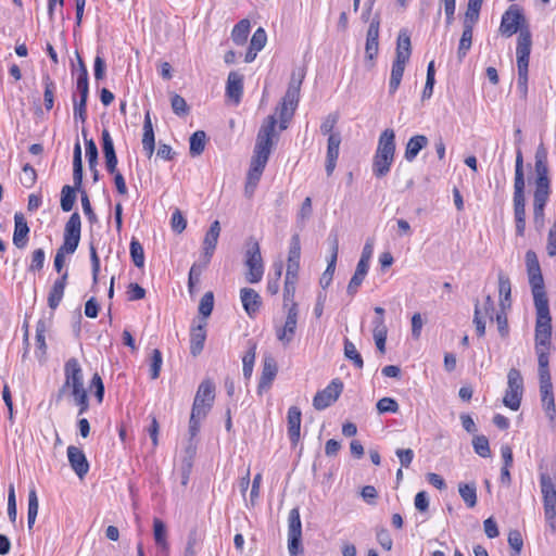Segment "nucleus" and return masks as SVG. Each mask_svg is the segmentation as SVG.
<instances>
[{"label":"nucleus","mask_w":556,"mask_h":556,"mask_svg":"<svg viewBox=\"0 0 556 556\" xmlns=\"http://www.w3.org/2000/svg\"><path fill=\"white\" fill-rule=\"evenodd\" d=\"M458 492L463 501L469 508H472L477 504V486L475 482L471 483H459Z\"/></svg>","instance_id":"36"},{"label":"nucleus","mask_w":556,"mask_h":556,"mask_svg":"<svg viewBox=\"0 0 556 556\" xmlns=\"http://www.w3.org/2000/svg\"><path fill=\"white\" fill-rule=\"evenodd\" d=\"M376 153L394 159L395 134L393 129L387 128L380 134Z\"/></svg>","instance_id":"25"},{"label":"nucleus","mask_w":556,"mask_h":556,"mask_svg":"<svg viewBox=\"0 0 556 556\" xmlns=\"http://www.w3.org/2000/svg\"><path fill=\"white\" fill-rule=\"evenodd\" d=\"M525 172H523V156L520 148L516 151L515 163V179H514V218L516 225V235L519 237L525 236L526 231V197H525Z\"/></svg>","instance_id":"3"},{"label":"nucleus","mask_w":556,"mask_h":556,"mask_svg":"<svg viewBox=\"0 0 556 556\" xmlns=\"http://www.w3.org/2000/svg\"><path fill=\"white\" fill-rule=\"evenodd\" d=\"M39 509L38 496L36 490L33 488L28 493V511H27V525L30 530L36 521Z\"/></svg>","instance_id":"41"},{"label":"nucleus","mask_w":556,"mask_h":556,"mask_svg":"<svg viewBox=\"0 0 556 556\" xmlns=\"http://www.w3.org/2000/svg\"><path fill=\"white\" fill-rule=\"evenodd\" d=\"M407 62L394 59L389 80V93L392 96L399 89Z\"/></svg>","instance_id":"33"},{"label":"nucleus","mask_w":556,"mask_h":556,"mask_svg":"<svg viewBox=\"0 0 556 556\" xmlns=\"http://www.w3.org/2000/svg\"><path fill=\"white\" fill-rule=\"evenodd\" d=\"M153 534L156 544L162 546L166 545V527L159 518L153 520Z\"/></svg>","instance_id":"60"},{"label":"nucleus","mask_w":556,"mask_h":556,"mask_svg":"<svg viewBox=\"0 0 556 556\" xmlns=\"http://www.w3.org/2000/svg\"><path fill=\"white\" fill-rule=\"evenodd\" d=\"M214 307V294L212 291L204 293L199 304V313L202 315V321L212 314Z\"/></svg>","instance_id":"50"},{"label":"nucleus","mask_w":556,"mask_h":556,"mask_svg":"<svg viewBox=\"0 0 556 556\" xmlns=\"http://www.w3.org/2000/svg\"><path fill=\"white\" fill-rule=\"evenodd\" d=\"M206 265L207 264L204 262L202 265L194 263L191 266L188 277V289L190 294H193L195 286L200 282L202 270L206 267Z\"/></svg>","instance_id":"51"},{"label":"nucleus","mask_w":556,"mask_h":556,"mask_svg":"<svg viewBox=\"0 0 556 556\" xmlns=\"http://www.w3.org/2000/svg\"><path fill=\"white\" fill-rule=\"evenodd\" d=\"M527 273L532 290L536 316L542 315L544 317V315H549L548 298L545 291L541 267H529L527 268Z\"/></svg>","instance_id":"5"},{"label":"nucleus","mask_w":556,"mask_h":556,"mask_svg":"<svg viewBox=\"0 0 556 556\" xmlns=\"http://www.w3.org/2000/svg\"><path fill=\"white\" fill-rule=\"evenodd\" d=\"M68 273L65 271L59 279H56L49 292L48 305L51 309H55L64 295Z\"/></svg>","instance_id":"29"},{"label":"nucleus","mask_w":556,"mask_h":556,"mask_svg":"<svg viewBox=\"0 0 556 556\" xmlns=\"http://www.w3.org/2000/svg\"><path fill=\"white\" fill-rule=\"evenodd\" d=\"M394 159L375 153L372 160V173L376 177L382 178L390 172Z\"/></svg>","instance_id":"34"},{"label":"nucleus","mask_w":556,"mask_h":556,"mask_svg":"<svg viewBox=\"0 0 556 556\" xmlns=\"http://www.w3.org/2000/svg\"><path fill=\"white\" fill-rule=\"evenodd\" d=\"M301 258V241L300 236L294 233L290 240V248L288 254V264L286 275L289 277L298 276Z\"/></svg>","instance_id":"17"},{"label":"nucleus","mask_w":556,"mask_h":556,"mask_svg":"<svg viewBox=\"0 0 556 556\" xmlns=\"http://www.w3.org/2000/svg\"><path fill=\"white\" fill-rule=\"evenodd\" d=\"M531 46H532V39H531V33L529 30V27L521 28V31L519 33V36L517 39L516 54H523V55L530 54Z\"/></svg>","instance_id":"42"},{"label":"nucleus","mask_w":556,"mask_h":556,"mask_svg":"<svg viewBox=\"0 0 556 556\" xmlns=\"http://www.w3.org/2000/svg\"><path fill=\"white\" fill-rule=\"evenodd\" d=\"M277 119L275 115H269L263 122L256 137V143L253 151V160H257L261 162H268L271 148H273V137L275 135Z\"/></svg>","instance_id":"4"},{"label":"nucleus","mask_w":556,"mask_h":556,"mask_svg":"<svg viewBox=\"0 0 556 556\" xmlns=\"http://www.w3.org/2000/svg\"><path fill=\"white\" fill-rule=\"evenodd\" d=\"M250 22L248 20H241L238 22L231 31L232 41L238 46L244 45L250 34Z\"/></svg>","instance_id":"37"},{"label":"nucleus","mask_w":556,"mask_h":556,"mask_svg":"<svg viewBox=\"0 0 556 556\" xmlns=\"http://www.w3.org/2000/svg\"><path fill=\"white\" fill-rule=\"evenodd\" d=\"M189 152L191 156H199L203 153L206 142V134L203 130H197L189 139Z\"/></svg>","instance_id":"38"},{"label":"nucleus","mask_w":556,"mask_h":556,"mask_svg":"<svg viewBox=\"0 0 556 556\" xmlns=\"http://www.w3.org/2000/svg\"><path fill=\"white\" fill-rule=\"evenodd\" d=\"M206 321H202V324L192 327L190 332V353L193 356H198L204 348V342L206 339V330H205Z\"/></svg>","instance_id":"28"},{"label":"nucleus","mask_w":556,"mask_h":556,"mask_svg":"<svg viewBox=\"0 0 556 556\" xmlns=\"http://www.w3.org/2000/svg\"><path fill=\"white\" fill-rule=\"evenodd\" d=\"M220 235V224L218 220H214L207 232L205 233L204 240H203V254L205 257V264H208L211 261V257L214 254V251L216 249L218 238Z\"/></svg>","instance_id":"19"},{"label":"nucleus","mask_w":556,"mask_h":556,"mask_svg":"<svg viewBox=\"0 0 556 556\" xmlns=\"http://www.w3.org/2000/svg\"><path fill=\"white\" fill-rule=\"evenodd\" d=\"M42 83H43V86H45V92H43L45 108H46L47 111H50L53 108V104H54L55 84L50 78L49 75H45L42 77Z\"/></svg>","instance_id":"45"},{"label":"nucleus","mask_w":556,"mask_h":556,"mask_svg":"<svg viewBox=\"0 0 556 556\" xmlns=\"http://www.w3.org/2000/svg\"><path fill=\"white\" fill-rule=\"evenodd\" d=\"M267 163L257 160H251L250 169L248 172L247 181L252 184H258L264 168Z\"/></svg>","instance_id":"49"},{"label":"nucleus","mask_w":556,"mask_h":556,"mask_svg":"<svg viewBox=\"0 0 556 556\" xmlns=\"http://www.w3.org/2000/svg\"><path fill=\"white\" fill-rule=\"evenodd\" d=\"M102 138V151L105 159V167L109 173H115V168L117 166V156L115 153V148L113 143V139L108 129H103L101 132Z\"/></svg>","instance_id":"20"},{"label":"nucleus","mask_w":556,"mask_h":556,"mask_svg":"<svg viewBox=\"0 0 556 556\" xmlns=\"http://www.w3.org/2000/svg\"><path fill=\"white\" fill-rule=\"evenodd\" d=\"M173 112L178 116H185L189 113V106L186 100L179 94H173L170 98Z\"/></svg>","instance_id":"57"},{"label":"nucleus","mask_w":556,"mask_h":556,"mask_svg":"<svg viewBox=\"0 0 556 556\" xmlns=\"http://www.w3.org/2000/svg\"><path fill=\"white\" fill-rule=\"evenodd\" d=\"M73 181L74 186L72 188H75L77 191L81 193L84 191L81 189L83 185V160H81V147L79 141H77L74 146V152H73Z\"/></svg>","instance_id":"31"},{"label":"nucleus","mask_w":556,"mask_h":556,"mask_svg":"<svg viewBox=\"0 0 556 556\" xmlns=\"http://www.w3.org/2000/svg\"><path fill=\"white\" fill-rule=\"evenodd\" d=\"M341 144L340 132L330 134L328 137L327 155H326V173L328 176L332 175L337 160L339 157V150Z\"/></svg>","instance_id":"18"},{"label":"nucleus","mask_w":556,"mask_h":556,"mask_svg":"<svg viewBox=\"0 0 556 556\" xmlns=\"http://www.w3.org/2000/svg\"><path fill=\"white\" fill-rule=\"evenodd\" d=\"M472 33L473 29L464 27L463 34L459 40L458 49H457V58L462 62L464 58L467 55L468 51L472 45Z\"/></svg>","instance_id":"40"},{"label":"nucleus","mask_w":556,"mask_h":556,"mask_svg":"<svg viewBox=\"0 0 556 556\" xmlns=\"http://www.w3.org/2000/svg\"><path fill=\"white\" fill-rule=\"evenodd\" d=\"M240 299L245 313L250 317H254L262 305L260 294L254 289L242 288L240 290Z\"/></svg>","instance_id":"21"},{"label":"nucleus","mask_w":556,"mask_h":556,"mask_svg":"<svg viewBox=\"0 0 556 556\" xmlns=\"http://www.w3.org/2000/svg\"><path fill=\"white\" fill-rule=\"evenodd\" d=\"M277 372L278 366L275 357L271 354H265L263 357L262 375L257 387V392L260 394L270 388Z\"/></svg>","instance_id":"15"},{"label":"nucleus","mask_w":556,"mask_h":556,"mask_svg":"<svg viewBox=\"0 0 556 556\" xmlns=\"http://www.w3.org/2000/svg\"><path fill=\"white\" fill-rule=\"evenodd\" d=\"M243 93V76L237 72H230L227 78L226 94L236 104L241 101Z\"/></svg>","instance_id":"24"},{"label":"nucleus","mask_w":556,"mask_h":556,"mask_svg":"<svg viewBox=\"0 0 556 556\" xmlns=\"http://www.w3.org/2000/svg\"><path fill=\"white\" fill-rule=\"evenodd\" d=\"M543 503L546 519L556 518V496H543Z\"/></svg>","instance_id":"64"},{"label":"nucleus","mask_w":556,"mask_h":556,"mask_svg":"<svg viewBox=\"0 0 556 556\" xmlns=\"http://www.w3.org/2000/svg\"><path fill=\"white\" fill-rule=\"evenodd\" d=\"M528 27L522 9L518 4H511L502 15L500 33L504 37H511L521 28Z\"/></svg>","instance_id":"10"},{"label":"nucleus","mask_w":556,"mask_h":556,"mask_svg":"<svg viewBox=\"0 0 556 556\" xmlns=\"http://www.w3.org/2000/svg\"><path fill=\"white\" fill-rule=\"evenodd\" d=\"M21 184L26 188H31L37 180V173L30 164H25L22 168Z\"/></svg>","instance_id":"55"},{"label":"nucleus","mask_w":556,"mask_h":556,"mask_svg":"<svg viewBox=\"0 0 556 556\" xmlns=\"http://www.w3.org/2000/svg\"><path fill=\"white\" fill-rule=\"evenodd\" d=\"M46 253L42 249H36L31 254V262L28 267L29 271H39L43 268Z\"/></svg>","instance_id":"61"},{"label":"nucleus","mask_w":556,"mask_h":556,"mask_svg":"<svg viewBox=\"0 0 556 556\" xmlns=\"http://www.w3.org/2000/svg\"><path fill=\"white\" fill-rule=\"evenodd\" d=\"M410 54V37L406 29H401L396 40L395 59L408 62Z\"/></svg>","instance_id":"32"},{"label":"nucleus","mask_w":556,"mask_h":556,"mask_svg":"<svg viewBox=\"0 0 556 556\" xmlns=\"http://www.w3.org/2000/svg\"><path fill=\"white\" fill-rule=\"evenodd\" d=\"M288 434L292 444L300 440L301 431V410L298 406H291L288 410Z\"/></svg>","instance_id":"27"},{"label":"nucleus","mask_w":556,"mask_h":556,"mask_svg":"<svg viewBox=\"0 0 556 556\" xmlns=\"http://www.w3.org/2000/svg\"><path fill=\"white\" fill-rule=\"evenodd\" d=\"M266 41V33L262 27H260L254 31L250 41V46L252 47V50L261 51L265 47Z\"/></svg>","instance_id":"62"},{"label":"nucleus","mask_w":556,"mask_h":556,"mask_svg":"<svg viewBox=\"0 0 556 556\" xmlns=\"http://www.w3.org/2000/svg\"><path fill=\"white\" fill-rule=\"evenodd\" d=\"M523 394V379L520 371L510 368L507 375V390L505 392L503 403L511 410H518Z\"/></svg>","instance_id":"9"},{"label":"nucleus","mask_w":556,"mask_h":556,"mask_svg":"<svg viewBox=\"0 0 556 556\" xmlns=\"http://www.w3.org/2000/svg\"><path fill=\"white\" fill-rule=\"evenodd\" d=\"M142 149L149 159L153 155L155 149V136L149 111L144 114Z\"/></svg>","instance_id":"26"},{"label":"nucleus","mask_w":556,"mask_h":556,"mask_svg":"<svg viewBox=\"0 0 556 556\" xmlns=\"http://www.w3.org/2000/svg\"><path fill=\"white\" fill-rule=\"evenodd\" d=\"M540 485L542 496H556V483L548 473L543 472L540 475Z\"/></svg>","instance_id":"53"},{"label":"nucleus","mask_w":556,"mask_h":556,"mask_svg":"<svg viewBox=\"0 0 556 556\" xmlns=\"http://www.w3.org/2000/svg\"><path fill=\"white\" fill-rule=\"evenodd\" d=\"M29 233V227L23 213L17 212L14 215V233L13 243L16 248L23 249L26 247Z\"/></svg>","instance_id":"22"},{"label":"nucleus","mask_w":556,"mask_h":556,"mask_svg":"<svg viewBox=\"0 0 556 556\" xmlns=\"http://www.w3.org/2000/svg\"><path fill=\"white\" fill-rule=\"evenodd\" d=\"M552 339V317L549 315H538L535 321V352L539 363L540 381H552L548 369V355Z\"/></svg>","instance_id":"2"},{"label":"nucleus","mask_w":556,"mask_h":556,"mask_svg":"<svg viewBox=\"0 0 556 556\" xmlns=\"http://www.w3.org/2000/svg\"><path fill=\"white\" fill-rule=\"evenodd\" d=\"M344 356L352 361L354 366L358 369H362L364 366V361L361 354L357 352L356 346L349 339L344 340Z\"/></svg>","instance_id":"48"},{"label":"nucleus","mask_w":556,"mask_h":556,"mask_svg":"<svg viewBox=\"0 0 556 556\" xmlns=\"http://www.w3.org/2000/svg\"><path fill=\"white\" fill-rule=\"evenodd\" d=\"M380 23V13L377 12L371 18L366 33L365 56L369 61H374L379 52Z\"/></svg>","instance_id":"14"},{"label":"nucleus","mask_w":556,"mask_h":556,"mask_svg":"<svg viewBox=\"0 0 556 556\" xmlns=\"http://www.w3.org/2000/svg\"><path fill=\"white\" fill-rule=\"evenodd\" d=\"M508 544L510 548L514 551L511 553L513 556H518L523 546V540L521 533L518 530H511L508 533Z\"/></svg>","instance_id":"59"},{"label":"nucleus","mask_w":556,"mask_h":556,"mask_svg":"<svg viewBox=\"0 0 556 556\" xmlns=\"http://www.w3.org/2000/svg\"><path fill=\"white\" fill-rule=\"evenodd\" d=\"M81 220L80 215L74 212L65 224L64 236L80 238Z\"/></svg>","instance_id":"44"},{"label":"nucleus","mask_w":556,"mask_h":556,"mask_svg":"<svg viewBox=\"0 0 556 556\" xmlns=\"http://www.w3.org/2000/svg\"><path fill=\"white\" fill-rule=\"evenodd\" d=\"M377 410L379 414H386V413H397L399 412V404L392 397H382L377 402Z\"/></svg>","instance_id":"58"},{"label":"nucleus","mask_w":556,"mask_h":556,"mask_svg":"<svg viewBox=\"0 0 556 556\" xmlns=\"http://www.w3.org/2000/svg\"><path fill=\"white\" fill-rule=\"evenodd\" d=\"M162 363H163V358H162V353L160 350L157 349H154L152 351V355H151V364H150V377L151 379H157L160 377V371H161V368H162Z\"/></svg>","instance_id":"56"},{"label":"nucleus","mask_w":556,"mask_h":556,"mask_svg":"<svg viewBox=\"0 0 556 556\" xmlns=\"http://www.w3.org/2000/svg\"><path fill=\"white\" fill-rule=\"evenodd\" d=\"M429 143L425 135H415L406 143L404 157L407 162H413L419 152Z\"/></svg>","instance_id":"30"},{"label":"nucleus","mask_w":556,"mask_h":556,"mask_svg":"<svg viewBox=\"0 0 556 556\" xmlns=\"http://www.w3.org/2000/svg\"><path fill=\"white\" fill-rule=\"evenodd\" d=\"M304 77H305L304 68L294 70L291 74L288 89L292 90V91L300 92Z\"/></svg>","instance_id":"63"},{"label":"nucleus","mask_w":556,"mask_h":556,"mask_svg":"<svg viewBox=\"0 0 556 556\" xmlns=\"http://www.w3.org/2000/svg\"><path fill=\"white\" fill-rule=\"evenodd\" d=\"M299 319L298 303H292L287 309L286 320L282 326H276L275 333L277 340L288 346L294 339Z\"/></svg>","instance_id":"11"},{"label":"nucleus","mask_w":556,"mask_h":556,"mask_svg":"<svg viewBox=\"0 0 556 556\" xmlns=\"http://www.w3.org/2000/svg\"><path fill=\"white\" fill-rule=\"evenodd\" d=\"M535 190L533 194V223L536 230L541 231L544 227V208L549 197V178L547 153L543 146H540L535 152Z\"/></svg>","instance_id":"1"},{"label":"nucleus","mask_w":556,"mask_h":556,"mask_svg":"<svg viewBox=\"0 0 556 556\" xmlns=\"http://www.w3.org/2000/svg\"><path fill=\"white\" fill-rule=\"evenodd\" d=\"M129 249L134 265L138 268H142L144 266V251L141 243L136 238H132Z\"/></svg>","instance_id":"46"},{"label":"nucleus","mask_w":556,"mask_h":556,"mask_svg":"<svg viewBox=\"0 0 556 556\" xmlns=\"http://www.w3.org/2000/svg\"><path fill=\"white\" fill-rule=\"evenodd\" d=\"M498 293L501 298V307L505 309L510 306V294H511V286L508 276H506L503 271L498 273Z\"/></svg>","instance_id":"35"},{"label":"nucleus","mask_w":556,"mask_h":556,"mask_svg":"<svg viewBox=\"0 0 556 556\" xmlns=\"http://www.w3.org/2000/svg\"><path fill=\"white\" fill-rule=\"evenodd\" d=\"M540 393L543 408L551 421H554L556 407L552 381H540Z\"/></svg>","instance_id":"23"},{"label":"nucleus","mask_w":556,"mask_h":556,"mask_svg":"<svg viewBox=\"0 0 556 556\" xmlns=\"http://www.w3.org/2000/svg\"><path fill=\"white\" fill-rule=\"evenodd\" d=\"M83 136L86 138V132L83 129ZM86 156L88 159L89 168L93 169L98 164V148L92 139H85Z\"/></svg>","instance_id":"52"},{"label":"nucleus","mask_w":556,"mask_h":556,"mask_svg":"<svg viewBox=\"0 0 556 556\" xmlns=\"http://www.w3.org/2000/svg\"><path fill=\"white\" fill-rule=\"evenodd\" d=\"M65 381L59 390V396L71 390V395L85 392L83 369L78 361L74 357L70 358L64 365Z\"/></svg>","instance_id":"7"},{"label":"nucleus","mask_w":556,"mask_h":556,"mask_svg":"<svg viewBox=\"0 0 556 556\" xmlns=\"http://www.w3.org/2000/svg\"><path fill=\"white\" fill-rule=\"evenodd\" d=\"M214 397V383L211 380L202 381L198 388L191 412L195 415L206 416L213 405Z\"/></svg>","instance_id":"12"},{"label":"nucleus","mask_w":556,"mask_h":556,"mask_svg":"<svg viewBox=\"0 0 556 556\" xmlns=\"http://www.w3.org/2000/svg\"><path fill=\"white\" fill-rule=\"evenodd\" d=\"M298 276H293L292 278L286 275L285 278V287H283V307L288 309L292 303H296L294 301L295 289H296Z\"/></svg>","instance_id":"39"},{"label":"nucleus","mask_w":556,"mask_h":556,"mask_svg":"<svg viewBox=\"0 0 556 556\" xmlns=\"http://www.w3.org/2000/svg\"><path fill=\"white\" fill-rule=\"evenodd\" d=\"M288 551L290 556H304L300 510L294 507L288 516Z\"/></svg>","instance_id":"8"},{"label":"nucleus","mask_w":556,"mask_h":556,"mask_svg":"<svg viewBox=\"0 0 556 556\" xmlns=\"http://www.w3.org/2000/svg\"><path fill=\"white\" fill-rule=\"evenodd\" d=\"M472 446L475 452L481 457H489L491 454L489 440L484 435H477L472 440Z\"/></svg>","instance_id":"54"},{"label":"nucleus","mask_w":556,"mask_h":556,"mask_svg":"<svg viewBox=\"0 0 556 556\" xmlns=\"http://www.w3.org/2000/svg\"><path fill=\"white\" fill-rule=\"evenodd\" d=\"M245 266L248 267L247 281L250 283L260 282L263 278L264 265L260 244L254 238L247 241Z\"/></svg>","instance_id":"6"},{"label":"nucleus","mask_w":556,"mask_h":556,"mask_svg":"<svg viewBox=\"0 0 556 556\" xmlns=\"http://www.w3.org/2000/svg\"><path fill=\"white\" fill-rule=\"evenodd\" d=\"M343 390V383L340 379H333L324 390L318 391L313 399V406L317 410H323L334 403Z\"/></svg>","instance_id":"13"},{"label":"nucleus","mask_w":556,"mask_h":556,"mask_svg":"<svg viewBox=\"0 0 556 556\" xmlns=\"http://www.w3.org/2000/svg\"><path fill=\"white\" fill-rule=\"evenodd\" d=\"M67 458L71 468L83 479L89 471V463L84 451L75 445H70L67 447Z\"/></svg>","instance_id":"16"},{"label":"nucleus","mask_w":556,"mask_h":556,"mask_svg":"<svg viewBox=\"0 0 556 556\" xmlns=\"http://www.w3.org/2000/svg\"><path fill=\"white\" fill-rule=\"evenodd\" d=\"M300 99V92L287 89L277 110H285L294 113Z\"/></svg>","instance_id":"47"},{"label":"nucleus","mask_w":556,"mask_h":556,"mask_svg":"<svg viewBox=\"0 0 556 556\" xmlns=\"http://www.w3.org/2000/svg\"><path fill=\"white\" fill-rule=\"evenodd\" d=\"M76 189L65 185L61 190V208L64 212H71L76 201Z\"/></svg>","instance_id":"43"}]
</instances>
